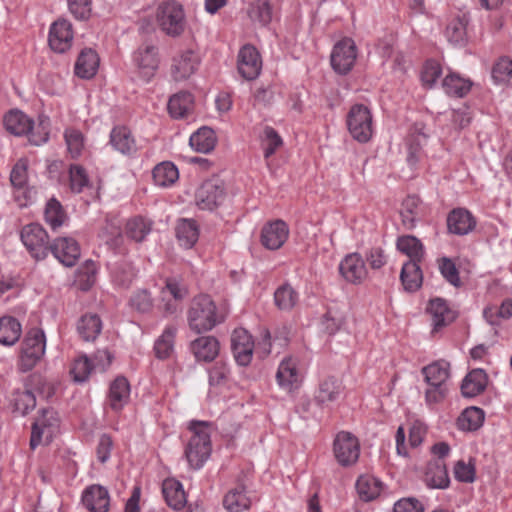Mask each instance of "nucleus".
Returning a JSON list of instances; mask_svg holds the SVG:
<instances>
[{
    "label": "nucleus",
    "mask_w": 512,
    "mask_h": 512,
    "mask_svg": "<svg viewBox=\"0 0 512 512\" xmlns=\"http://www.w3.org/2000/svg\"><path fill=\"white\" fill-rule=\"evenodd\" d=\"M187 321L190 329L200 334L223 323L225 314L218 310L209 295L201 294L192 299L187 311Z\"/></svg>",
    "instance_id": "f257e3e1"
},
{
    "label": "nucleus",
    "mask_w": 512,
    "mask_h": 512,
    "mask_svg": "<svg viewBox=\"0 0 512 512\" xmlns=\"http://www.w3.org/2000/svg\"><path fill=\"white\" fill-rule=\"evenodd\" d=\"M211 423L208 421L191 420L188 429L192 432L185 448V457L189 465L197 470L200 469L210 457L211 445Z\"/></svg>",
    "instance_id": "f03ea898"
},
{
    "label": "nucleus",
    "mask_w": 512,
    "mask_h": 512,
    "mask_svg": "<svg viewBox=\"0 0 512 512\" xmlns=\"http://www.w3.org/2000/svg\"><path fill=\"white\" fill-rule=\"evenodd\" d=\"M424 381L428 385L425 400L429 405L442 402L448 393L447 381L450 378V364L438 360L421 369Z\"/></svg>",
    "instance_id": "7ed1b4c3"
},
{
    "label": "nucleus",
    "mask_w": 512,
    "mask_h": 512,
    "mask_svg": "<svg viewBox=\"0 0 512 512\" xmlns=\"http://www.w3.org/2000/svg\"><path fill=\"white\" fill-rule=\"evenodd\" d=\"M46 338L44 331L40 328H31L23 342L18 369L21 372L32 370L41 360L45 353Z\"/></svg>",
    "instance_id": "20e7f679"
},
{
    "label": "nucleus",
    "mask_w": 512,
    "mask_h": 512,
    "mask_svg": "<svg viewBox=\"0 0 512 512\" xmlns=\"http://www.w3.org/2000/svg\"><path fill=\"white\" fill-rule=\"evenodd\" d=\"M156 20L161 30L169 36L177 37L184 31V10L182 5L175 0H168L159 4Z\"/></svg>",
    "instance_id": "39448f33"
},
{
    "label": "nucleus",
    "mask_w": 512,
    "mask_h": 512,
    "mask_svg": "<svg viewBox=\"0 0 512 512\" xmlns=\"http://www.w3.org/2000/svg\"><path fill=\"white\" fill-rule=\"evenodd\" d=\"M348 131L354 140L367 143L373 134V120L369 108L363 104L353 105L346 118Z\"/></svg>",
    "instance_id": "423d86ee"
},
{
    "label": "nucleus",
    "mask_w": 512,
    "mask_h": 512,
    "mask_svg": "<svg viewBox=\"0 0 512 512\" xmlns=\"http://www.w3.org/2000/svg\"><path fill=\"white\" fill-rule=\"evenodd\" d=\"M60 425L58 413L53 408H42L32 424L30 448L38 447L43 438L47 443L52 441Z\"/></svg>",
    "instance_id": "0eeeda50"
},
{
    "label": "nucleus",
    "mask_w": 512,
    "mask_h": 512,
    "mask_svg": "<svg viewBox=\"0 0 512 512\" xmlns=\"http://www.w3.org/2000/svg\"><path fill=\"white\" fill-rule=\"evenodd\" d=\"M20 238L31 256L36 260H44L49 251V235L39 223L25 225L20 232Z\"/></svg>",
    "instance_id": "6e6552de"
},
{
    "label": "nucleus",
    "mask_w": 512,
    "mask_h": 512,
    "mask_svg": "<svg viewBox=\"0 0 512 512\" xmlns=\"http://www.w3.org/2000/svg\"><path fill=\"white\" fill-rule=\"evenodd\" d=\"M333 453L343 467L354 465L360 455V444L356 436L347 431L337 433L333 441Z\"/></svg>",
    "instance_id": "1a4fd4ad"
},
{
    "label": "nucleus",
    "mask_w": 512,
    "mask_h": 512,
    "mask_svg": "<svg viewBox=\"0 0 512 512\" xmlns=\"http://www.w3.org/2000/svg\"><path fill=\"white\" fill-rule=\"evenodd\" d=\"M196 203L200 209L214 210L226 198L224 182L218 178L204 181L196 191Z\"/></svg>",
    "instance_id": "9d476101"
},
{
    "label": "nucleus",
    "mask_w": 512,
    "mask_h": 512,
    "mask_svg": "<svg viewBox=\"0 0 512 512\" xmlns=\"http://www.w3.org/2000/svg\"><path fill=\"white\" fill-rule=\"evenodd\" d=\"M357 57V47L351 38L338 41L331 53L332 68L339 74H347L354 66Z\"/></svg>",
    "instance_id": "9b49d317"
},
{
    "label": "nucleus",
    "mask_w": 512,
    "mask_h": 512,
    "mask_svg": "<svg viewBox=\"0 0 512 512\" xmlns=\"http://www.w3.org/2000/svg\"><path fill=\"white\" fill-rule=\"evenodd\" d=\"M237 70L245 80H255L262 70V58L259 51L251 44H245L238 52Z\"/></svg>",
    "instance_id": "f8f14e48"
},
{
    "label": "nucleus",
    "mask_w": 512,
    "mask_h": 512,
    "mask_svg": "<svg viewBox=\"0 0 512 512\" xmlns=\"http://www.w3.org/2000/svg\"><path fill=\"white\" fill-rule=\"evenodd\" d=\"M134 62L140 78L149 82L159 67L158 49L153 44H143L134 53Z\"/></svg>",
    "instance_id": "ddd939ff"
},
{
    "label": "nucleus",
    "mask_w": 512,
    "mask_h": 512,
    "mask_svg": "<svg viewBox=\"0 0 512 512\" xmlns=\"http://www.w3.org/2000/svg\"><path fill=\"white\" fill-rule=\"evenodd\" d=\"M49 252L65 267H73L81 256V247L73 237H58L51 242Z\"/></svg>",
    "instance_id": "4468645a"
},
{
    "label": "nucleus",
    "mask_w": 512,
    "mask_h": 512,
    "mask_svg": "<svg viewBox=\"0 0 512 512\" xmlns=\"http://www.w3.org/2000/svg\"><path fill=\"white\" fill-rule=\"evenodd\" d=\"M231 350L238 365L248 366L254 352L252 335L243 328L235 329L231 335Z\"/></svg>",
    "instance_id": "2eb2a0df"
},
{
    "label": "nucleus",
    "mask_w": 512,
    "mask_h": 512,
    "mask_svg": "<svg viewBox=\"0 0 512 512\" xmlns=\"http://www.w3.org/2000/svg\"><path fill=\"white\" fill-rule=\"evenodd\" d=\"M341 276L349 283L361 284L368 275L365 261L360 253L347 254L339 264Z\"/></svg>",
    "instance_id": "dca6fc26"
},
{
    "label": "nucleus",
    "mask_w": 512,
    "mask_h": 512,
    "mask_svg": "<svg viewBox=\"0 0 512 512\" xmlns=\"http://www.w3.org/2000/svg\"><path fill=\"white\" fill-rule=\"evenodd\" d=\"M73 30L72 24L65 19L55 21L49 30L48 43L56 53H65L72 46Z\"/></svg>",
    "instance_id": "f3484780"
},
{
    "label": "nucleus",
    "mask_w": 512,
    "mask_h": 512,
    "mask_svg": "<svg viewBox=\"0 0 512 512\" xmlns=\"http://www.w3.org/2000/svg\"><path fill=\"white\" fill-rule=\"evenodd\" d=\"M289 236L286 222L277 219L265 224L261 230V243L269 250H277L283 246Z\"/></svg>",
    "instance_id": "a211bd4d"
},
{
    "label": "nucleus",
    "mask_w": 512,
    "mask_h": 512,
    "mask_svg": "<svg viewBox=\"0 0 512 512\" xmlns=\"http://www.w3.org/2000/svg\"><path fill=\"white\" fill-rule=\"evenodd\" d=\"M82 503L90 512H108L110 496L106 487L99 484L88 486L82 493Z\"/></svg>",
    "instance_id": "6ab92c4d"
},
{
    "label": "nucleus",
    "mask_w": 512,
    "mask_h": 512,
    "mask_svg": "<svg viewBox=\"0 0 512 512\" xmlns=\"http://www.w3.org/2000/svg\"><path fill=\"white\" fill-rule=\"evenodd\" d=\"M189 349L196 361L210 363L219 355L220 342L214 336H199L191 341Z\"/></svg>",
    "instance_id": "aec40b11"
},
{
    "label": "nucleus",
    "mask_w": 512,
    "mask_h": 512,
    "mask_svg": "<svg viewBox=\"0 0 512 512\" xmlns=\"http://www.w3.org/2000/svg\"><path fill=\"white\" fill-rule=\"evenodd\" d=\"M198 55L191 49L182 51L173 59L171 74L174 80L181 81L189 78L199 65Z\"/></svg>",
    "instance_id": "412c9836"
},
{
    "label": "nucleus",
    "mask_w": 512,
    "mask_h": 512,
    "mask_svg": "<svg viewBox=\"0 0 512 512\" xmlns=\"http://www.w3.org/2000/svg\"><path fill=\"white\" fill-rule=\"evenodd\" d=\"M476 227V219L465 208H455L447 216L448 231L455 235H467Z\"/></svg>",
    "instance_id": "4be33fe9"
},
{
    "label": "nucleus",
    "mask_w": 512,
    "mask_h": 512,
    "mask_svg": "<svg viewBox=\"0 0 512 512\" xmlns=\"http://www.w3.org/2000/svg\"><path fill=\"white\" fill-rule=\"evenodd\" d=\"M130 399V384L124 376L116 377L109 386L107 401L109 407L115 411H121Z\"/></svg>",
    "instance_id": "5701e85b"
},
{
    "label": "nucleus",
    "mask_w": 512,
    "mask_h": 512,
    "mask_svg": "<svg viewBox=\"0 0 512 512\" xmlns=\"http://www.w3.org/2000/svg\"><path fill=\"white\" fill-rule=\"evenodd\" d=\"M110 144L119 153L133 156L138 148L134 136L126 126H115L110 132Z\"/></svg>",
    "instance_id": "b1692460"
},
{
    "label": "nucleus",
    "mask_w": 512,
    "mask_h": 512,
    "mask_svg": "<svg viewBox=\"0 0 512 512\" xmlns=\"http://www.w3.org/2000/svg\"><path fill=\"white\" fill-rule=\"evenodd\" d=\"M488 384V375L484 369H472L461 383V393L466 398H473L483 393Z\"/></svg>",
    "instance_id": "393cba45"
},
{
    "label": "nucleus",
    "mask_w": 512,
    "mask_h": 512,
    "mask_svg": "<svg viewBox=\"0 0 512 512\" xmlns=\"http://www.w3.org/2000/svg\"><path fill=\"white\" fill-rule=\"evenodd\" d=\"M427 310L432 316L434 331H438L442 327L449 325L457 317L456 312L451 310L447 302L442 298L430 300Z\"/></svg>",
    "instance_id": "a878e982"
},
{
    "label": "nucleus",
    "mask_w": 512,
    "mask_h": 512,
    "mask_svg": "<svg viewBox=\"0 0 512 512\" xmlns=\"http://www.w3.org/2000/svg\"><path fill=\"white\" fill-rule=\"evenodd\" d=\"M99 56L91 48H84L76 60L74 73L81 79L93 78L99 68Z\"/></svg>",
    "instance_id": "bb28decb"
},
{
    "label": "nucleus",
    "mask_w": 512,
    "mask_h": 512,
    "mask_svg": "<svg viewBox=\"0 0 512 512\" xmlns=\"http://www.w3.org/2000/svg\"><path fill=\"white\" fill-rule=\"evenodd\" d=\"M343 390L342 383L334 376H328L320 381L319 388L315 395V401L318 405H326L336 401Z\"/></svg>",
    "instance_id": "cd10ccee"
},
{
    "label": "nucleus",
    "mask_w": 512,
    "mask_h": 512,
    "mask_svg": "<svg viewBox=\"0 0 512 512\" xmlns=\"http://www.w3.org/2000/svg\"><path fill=\"white\" fill-rule=\"evenodd\" d=\"M425 483L434 489H446L449 487L450 478L446 465L441 460L429 462L425 472Z\"/></svg>",
    "instance_id": "c85d7f7f"
},
{
    "label": "nucleus",
    "mask_w": 512,
    "mask_h": 512,
    "mask_svg": "<svg viewBox=\"0 0 512 512\" xmlns=\"http://www.w3.org/2000/svg\"><path fill=\"white\" fill-rule=\"evenodd\" d=\"M469 20V16L466 13H461L449 21L445 35L450 43L459 46L467 43V25Z\"/></svg>",
    "instance_id": "c756f323"
},
{
    "label": "nucleus",
    "mask_w": 512,
    "mask_h": 512,
    "mask_svg": "<svg viewBox=\"0 0 512 512\" xmlns=\"http://www.w3.org/2000/svg\"><path fill=\"white\" fill-rule=\"evenodd\" d=\"M4 126L7 131L22 136L30 133L33 129V120L20 110H11L4 116Z\"/></svg>",
    "instance_id": "7c9ffc66"
},
{
    "label": "nucleus",
    "mask_w": 512,
    "mask_h": 512,
    "mask_svg": "<svg viewBox=\"0 0 512 512\" xmlns=\"http://www.w3.org/2000/svg\"><path fill=\"white\" fill-rule=\"evenodd\" d=\"M162 493L169 507L181 510L186 505V495L181 482L175 479H166L162 484Z\"/></svg>",
    "instance_id": "2f4dec72"
},
{
    "label": "nucleus",
    "mask_w": 512,
    "mask_h": 512,
    "mask_svg": "<svg viewBox=\"0 0 512 512\" xmlns=\"http://www.w3.org/2000/svg\"><path fill=\"white\" fill-rule=\"evenodd\" d=\"M109 269L112 282L119 287H130L136 277L133 264L125 259L115 262Z\"/></svg>",
    "instance_id": "473e14b6"
},
{
    "label": "nucleus",
    "mask_w": 512,
    "mask_h": 512,
    "mask_svg": "<svg viewBox=\"0 0 512 512\" xmlns=\"http://www.w3.org/2000/svg\"><path fill=\"white\" fill-rule=\"evenodd\" d=\"M217 143L214 130L203 126L194 132L189 139V144L196 152L207 154L211 152Z\"/></svg>",
    "instance_id": "72a5a7b5"
},
{
    "label": "nucleus",
    "mask_w": 512,
    "mask_h": 512,
    "mask_svg": "<svg viewBox=\"0 0 512 512\" xmlns=\"http://www.w3.org/2000/svg\"><path fill=\"white\" fill-rule=\"evenodd\" d=\"M400 280L405 291H417L423 282V274L419 263L415 261L405 262L401 269Z\"/></svg>",
    "instance_id": "f704fd0d"
},
{
    "label": "nucleus",
    "mask_w": 512,
    "mask_h": 512,
    "mask_svg": "<svg viewBox=\"0 0 512 512\" xmlns=\"http://www.w3.org/2000/svg\"><path fill=\"white\" fill-rule=\"evenodd\" d=\"M175 232L179 244L186 249L192 248L199 238V228L193 219H180Z\"/></svg>",
    "instance_id": "c9c22d12"
},
{
    "label": "nucleus",
    "mask_w": 512,
    "mask_h": 512,
    "mask_svg": "<svg viewBox=\"0 0 512 512\" xmlns=\"http://www.w3.org/2000/svg\"><path fill=\"white\" fill-rule=\"evenodd\" d=\"M473 83L468 78L461 77L458 73H449L442 81L445 93L452 97L463 98L471 90Z\"/></svg>",
    "instance_id": "e433bc0d"
},
{
    "label": "nucleus",
    "mask_w": 512,
    "mask_h": 512,
    "mask_svg": "<svg viewBox=\"0 0 512 512\" xmlns=\"http://www.w3.org/2000/svg\"><path fill=\"white\" fill-rule=\"evenodd\" d=\"M192 108L193 95L187 91L174 94L168 101V112L175 119L186 117Z\"/></svg>",
    "instance_id": "4c0bfd02"
},
{
    "label": "nucleus",
    "mask_w": 512,
    "mask_h": 512,
    "mask_svg": "<svg viewBox=\"0 0 512 512\" xmlns=\"http://www.w3.org/2000/svg\"><path fill=\"white\" fill-rule=\"evenodd\" d=\"M153 222L142 216H134L130 218L125 225L126 236L137 242H143L147 235L151 232Z\"/></svg>",
    "instance_id": "58836bf2"
},
{
    "label": "nucleus",
    "mask_w": 512,
    "mask_h": 512,
    "mask_svg": "<svg viewBox=\"0 0 512 512\" xmlns=\"http://www.w3.org/2000/svg\"><path fill=\"white\" fill-rule=\"evenodd\" d=\"M396 248L409 257L408 261L420 263L424 256V247L421 241L413 235H403L397 238Z\"/></svg>",
    "instance_id": "ea45409f"
},
{
    "label": "nucleus",
    "mask_w": 512,
    "mask_h": 512,
    "mask_svg": "<svg viewBox=\"0 0 512 512\" xmlns=\"http://www.w3.org/2000/svg\"><path fill=\"white\" fill-rule=\"evenodd\" d=\"M102 330V321L97 314H85L77 322V332L84 341H94Z\"/></svg>",
    "instance_id": "a19ab883"
},
{
    "label": "nucleus",
    "mask_w": 512,
    "mask_h": 512,
    "mask_svg": "<svg viewBox=\"0 0 512 512\" xmlns=\"http://www.w3.org/2000/svg\"><path fill=\"white\" fill-rule=\"evenodd\" d=\"M355 486L360 499L368 502L380 495L382 482L372 475L365 474L358 477Z\"/></svg>",
    "instance_id": "79ce46f5"
},
{
    "label": "nucleus",
    "mask_w": 512,
    "mask_h": 512,
    "mask_svg": "<svg viewBox=\"0 0 512 512\" xmlns=\"http://www.w3.org/2000/svg\"><path fill=\"white\" fill-rule=\"evenodd\" d=\"M21 324L12 316L0 318V344L5 346L14 345L21 336Z\"/></svg>",
    "instance_id": "37998d69"
},
{
    "label": "nucleus",
    "mask_w": 512,
    "mask_h": 512,
    "mask_svg": "<svg viewBox=\"0 0 512 512\" xmlns=\"http://www.w3.org/2000/svg\"><path fill=\"white\" fill-rule=\"evenodd\" d=\"M177 328L173 325L167 326L154 343L155 356L160 360L168 359L173 350Z\"/></svg>",
    "instance_id": "c03bdc74"
},
{
    "label": "nucleus",
    "mask_w": 512,
    "mask_h": 512,
    "mask_svg": "<svg viewBox=\"0 0 512 512\" xmlns=\"http://www.w3.org/2000/svg\"><path fill=\"white\" fill-rule=\"evenodd\" d=\"M484 411L476 406L466 408L457 419V426L462 431H476L484 422Z\"/></svg>",
    "instance_id": "a18cd8bd"
},
{
    "label": "nucleus",
    "mask_w": 512,
    "mask_h": 512,
    "mask_svg": "<svg viewBox=\"0 0 512 512\" xmlns=\"http://www.w3.org/2000/svg\"><path fill=\"white\" fill-rule=\"evenodd\" d=\"M152 177L157 186L167 187L179 178V171L172 162L164 161L153 168Z\"/></svg>",
    "instance_id": "49530a36"
},
{
    "label": "nucleus",
    "mask_w": 512,
    "mask_h": 512,
    "mask_svg": "<svg viewBox=\"0 0 512 512\" xmlns=\"http://www.w3.org/2000/svg\"><path fill=\"white\" fill-rule=\"evenodd\" d=\"M223 506L230 512H241L248 509L250 506V499L246 495L245 487L243 485H238L228 491L224 496Z\"/></svg>",
    "instance_id": "de8ad7c7"
},
{
    "label": "nucleus",
    "mask_w": 512,
    "mask_h": 512,
    "mask_svg": "<svg viewBox=\"0 0 512 512\" xmlns=\"http://www.w3.org/2000/svg\"><path fill=\"white\" fill-rule=\"evenodd\" d=\"M247 13L253 22L267 26L273 18V6L270 0H255L250 3Z\"/></svg>",
    "instance_id": "09e8293b"
},
{
    "label": "nucleus",
    "mask_w": 512,
    "mask_h": 512,
    "mask_svg": "<svg viewBox=\"0 0 512 512\" xmlns=\"http://www.w3.org/2000/svg\"><path fill=\"white\" fill-rule=\"evenodd\" d=\"M299 300L297 291L289 284L279 286L274 292V303L279 310H292Z\"/></svg>",
    "instance_id": "8fccbe9b"
},
{
    "label": "nucleus",
    "mask_w": 512,
    "mask_h": 512,
    "mask_svg": "<svg viewBox=\"0 0 512 512\" xmlns=\"http://www.w3.org/2000/svg\"><path fill=\"white\" fill-rule=\"evenodd\" d=\"M419 204L420 199L417 196H408L402 202L400 216L405 229L415 228L419 216Z\"/></svg>",
    "instance_id": "3c124183"
},
{
    "label": "nucleus",
    "mask_w": 512,
    "mask_h": 512,
    "mask_svg": "<svg viewBox=\"0 0 512 512\" xmlns=\"http://www.w3.org/2000/svg\"><path fill=\"white\" fill-rule=\"evenodd\" d=\"M44 218L52 230L60 228L67 220L66 212L56 198H51L46 203Z\"/></svg>",
    "instance_id": "603ef678"
},
{
    "label": "nucleus",
    "mask_w": 512,
    "mask_h": 512,
    "mask_svg": "<svg viewBox=\"0 0 512 512\" xmlns=\"http://www.w3.org/2000/svg\"><path fill=\"white\" fill-rule=\"evenodd\" d=\"M276 380L279 386L291 389L298 380V372L295 362L291 358H285L281 361L277 373Z\"/></svg>",
    "instance_id": "864d4df0"
},
{
    "label": "nucleus",
    "mask_w": 512,
    "mask_h": 512,
    "mask_svg": "<svg viewBox=\"0 0 512 512\" xmlns=\"http://www.w3.org/2000/svg\"><path fill=\"white\" fill-rule=\"evenodd\" d=\"M28 161L27 159L21 158L16 164L13 166L12 171L10 173V181L14 188L18 190H23V195L25 199L30 198V190H26V184L28 180Z\"/></svg>",
    "instance_id": "5fc2aeb1"
},
{
    "label": "nucleus",
    "mask_w": 512,
    "mask_h": 512,
    "mask_svg": "<svg viewBox=\"0 0 512 512\" xmlns=\"http://www.w3.org/2000/svg\"><path fill=\"white\" fill-rule=\"evenodd\" d=\"M12 396L14 410L22 416L27 415L36 407V397L30 389L16 390Z\"/></svg>",
    "instance_id": "6e6d98bb"
},
{
    "label": "nucleus",
    "mask_w": 512,
    "mask_h": 512,
    "mask_svg": "<svg viewBox=\"0 0 512 512\" xmlns=\"http://www.w3.org/2000/svg\"><path fill=\"white\" fill-rule=\"evenodd\" d=\"M70 189L74 193H81L90 185V180L83 166L71 164L69 167Z\"/></svg>",
    "instance_id": "4d7b16f0"
},
{
    "label": "nucleus",
    "mask_w": 512,
    "mask_h": 512,
    "mask_svg": "<svg viewBox=\"0 0 512 512\" xmlns=\"http://www.w3.org/2000/svg\"><path fill=\"white\" fill-rule=\"evenodd\" d=\"M64 138L70 156L74 159L80 157L84 149V135L82 132L74 128H68L64 132Z\"/></svg>",
    "instance_id": "13d9d810"
},
{
    "label": "nucleus",
    "mask_w": 512,
    "mask_h": 512,
    "mask_svg": "<svg viewBox=\"0 0 512 512\" xmlns=\"http://www.w3.org/2000/svg\"><path fill=\"white\" fill-rule=\"evenodd\" d=\"M491 77L496 84H505L512 78V60L509 57H501L493 65Z\"/></svg>",
    "instance_id": "bf43d9fd"
},
{
    "label": "nucleus",
    "mask_w": 512,
    "mask_h": 512,
    "mask_svg": "<svg viewBox=\"0 0 512 512\" xmlns=\"http://www.w3.org/2000/svg\"><path fill=\"white\" fill-rule=\"evenodd\" d=\"M105 244L114 252H121L124 243V237L121 229L113 224H106L102 233Z\"/></svg>",
    "instance_id": "052dcab7"
},
{
    "label": "nucleus",
    "mask_w": 512,
    "mask_h": 512,
    "mask_svg": "<svg viewBox=\"0 0 512 512\" xmlns=\"http://www.w3.org/2000/svg\"><path fill=\"white\" fill-rule=\"evenodd\" d=\"M169 293L175 301H182L188 296V288L183 281L177 277H167L165 285L161 289V295Z\"/></svg>",
    "instance_id": "680f3d73"
},
{
    "label": "nucleus",
    "mask_w": 512,
    "mask_h": 512,
    "mask_svg": "<svg viewBox=\"0 0 512 512\" xmlns=\"http://www.w3.org/2000/svg\"><path fill=\"white\" fill-rule=\"evenodd\" d=\"M129 304L139 313H149L154 306L151 293L146 289L135 291L129 300Z\"/></svg>",
    "instance_id": "e2e57ef3"
},
{
    "label": "nucleus",
    "mask_w": 512,
    "mask_h": 512,
    "mask_svg": "<svg viewBox=\"0 0 512 512\" xmlns=\"http://www.w3.org/2000/svg\"><path fill=\"white\" fill-rule=\"evenodd\" d=\"M441 75L442 67L438 61L429 59L425 62L421 71V80L425 87L432 88Z\"/></svg>",
    "instance_id": "0e129e2a"
},
{
    "label": "nucleus",
    "mask_w": 512,
    "mask_h": 512,
    "mask_svg": "<svg viewBox=\"0 0 512 512\" xmlns=\"http://www.w3.org/2000/svg\"><path fill=\"white\" fill-rule=\"evenodd\" d=\"M454 477L462 483H473L476 479V468L474 460L470 459L468 463L459 460L454 465Z\"/></svg>",
    "instance_id": "69168bd1"
},
{
    "label": "nucleus",
    "mask_w": 512,
    "mask_h": 512,
    "mask_svg": "<svg viewBox=\"0 0 512 512\" xmlns=\"http://www.w3.org/2000/svg\"><path fill=\"white\" fill-rule=\"evenodd\" d=\"M282 144V138L277 133V131L273 127L266 126L264 129V138L262 141L264 158L268 159L271 157Z\"/></svg>",
    "instance_id": "338daca9"
},
{
    "label": "nucleus",
    "mask_w": 512,
    "mask_h": 512,
    "mask_svg": "<svg viewBox=\"0 0 512 512\" xmlns=\"http://www.w3.org/2000/svg\"><path fill=\"white\" fill-rule=\"evenodd\" d=\"M438 263L440 273L444 279L454 287H460L461 279L455 263L448 257L440 258Z\"/></svg>",
    "instance_id": "774afa93"
}]
</instances>
